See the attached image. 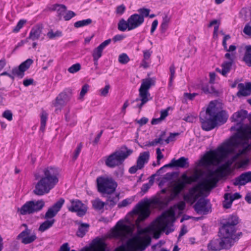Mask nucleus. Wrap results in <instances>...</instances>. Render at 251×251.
Instances as JSON below:
<instances>
[{
  "label": "nucleus",
  "instance_id": "72a5a7b5",
  "mask_svg": "<svg viewBox=\"0 0 251 251\" xmlns=\"http://www.w3.org/2000/svg\"><path fill=\"white\" fill-rule=\"evenodd\" d=\"M51 11H56L59 16H64L67 10L66 6L64 4H54L51 5L50 8Z\"/></svg>",
  "mask_w": 251,
  "mask_h": 251
},
{
  "label": "nucleus",
  "instance_id": "680f3d73",
  "mask_svg": "<svg viewBox=\"0 0 251 251\" xmlns=\"http://www.w3.org/2000/svg\"><path fill=\"white\" fill-rule=\"evenodd\" d=\"M151 51L149 50H145L143 51V59L145 60L150 61Z\"/></svg>",
  "mask_w": 251,
  "mask_h": 251
},
{
  "label": "nucleus",
  "instance_id": "864d4df0",
  "mask_svg": "<svg viewBox=\"0 0 251 251\" xmlns=\"http://www.w3.org/2000/svg\"><path fill=\"white\" fill-rule=\"evenodd\" d=\"M26 23L25 20H21L18 23L17 25L14 27L13 31L14 32H18L24 26V24Z\"/></svg>",
  "mask_w": 251,
  "mask_h": 251
},
{
  "label": "nucleus",
  "instance_id": "6ab92c4d",
  "mask_svg": "<svg viewBox=\"0 0 251 251\" xmlns=\"http://www.w3.org/2000/svg\"><path fill=\"white\" fill-rule=\"evenodd\" d=\"M200 120L201 128L205 131L211 130L217 126L211 112L210 111L208 112V107L206 109L205 116H202L201 114Z\"/></svg>",
  "mask_w": 251,
  "mask_h": 251
},
{
  "label": "nucleus",
  "instance_id": "1a4fd4ad",
  "mask_svg": "<svg viewBox=\"0 0 251 251\" xmlns=\"http://www.w3.org/2000/svg\"><path fill=\"white\" fill-rule=\"evenodd\" d=\"M211 189L203 178L201 183L189 189L188 193L184 195L183 199L187 203L192 204L196 201L199 197L202 196L203 194L202 189L209 190Z\"/></svg>",
  "mask_w": 251,
  "mask_h": 251
},
{
  "label": "nucleus",
  "instance_id": "ea45409f",
  "mask_svg": "<svg viewBox=\"0 0 251 251\" xmlns=\"http://www.w3.org/2000/svg\"><path fill=\"white\" fill-rule=\"evenodd\" d=\"M92 22V21L91 19H87L85 20H83L81 21H77L74 24V26L76 28H79L81 27H83L84 26L88 25L91 24Z\"/></svg>",
  "mask_w": 251,
  "mask_h": 251
},
{
  "label": "nucleus",
  "instance_id": "0eeeda50",
  "mask_svg": "<svg viewBox=\"0 0 251 251\" xmlns=\"http://www.w3.org/2000/svg\"><path fill=\"white\" fill-rule=\"evenodd\" d=\"M96 183L98 191L102 194L111 195L117 187V182L111 177L107 176L98 177Z\"/></svg>",
  "mask_w": 251,
  "mask_h": 251
},
{
  "label": "nucleus",
  "instance_id": "f8f14e48",
  "mask_svg": "<svg viewBox=\"0 0 251 251\" xmlns=\"http://www.w3.org/2000/svg\"><path fill=\"white\" fill-rule=\"evenodd\" d=\"M155 83V79L154 78H149L143 79L141 84L139 91V98H137L132 101V103L141 101L140 106L144 105L148 101L151 100L150 94L149 92V89L151 86L154 85Z\"/></svg>",
  "mask_w": 251,
  "mask_h": 251
},
{
  "label": "nucleus",
  "instance_id": "412c9836",
  "mask_svg": "<svg viewBox=\"0 0 251 251\" xmlns=\"http://www.w3.org/2000/svg\"><path fill=\"white\" fill-rule=\"evenodd\" d=\"M37 238L36 233L32 232L31 230L26 228L17 236V239L21 240L22 243L28 244L34 242Z\"/></svg>",
  "mask_w": 251,
  "mask_h": 251
},
{
  "label": "nucleus",
  "instance_id": "4d7b16f0",
  "mask_svg": "<svg viewBox=\"0 0 251 251\" xmlns=\"http://www.w3.org/2000/svg\"><path fill=\"white\" fill-rule=\"evenodd\" d=\"M76 15L75 13L72 11H68L64 15L63 18L65 21H69Z\"/></svg>",
  "mask_w": 251,
  "mask_h": 251
},
{
  "label": "nucleus",
  "instance_id": "bb28decb",
  "mask_svg": "<svg viewBox=\"0 0 251 251\" xmlns=\"http://www.w3.org/2000/svg\"><path fill=\"white\" fill-rule=\"evenodd\" d=\"M106 245L101 239L95 241L90 248H85L81 251H105Z\"/></svg>",
  "mask_w": 251,
  "mask_h": 251
},
{
  "label": "nucleus",
  "instance_id": "4468645a",
  "mask_svg": "<svg viewBox=\"0 0 251 251\" xmlns=\"http://www.w3.org/2000/svg\"><path fill=\"white\" fill-rule=\"evenodd\" d=\"M227 171L226 168L221 165L215 171L208 170L203 179L209 186L213 188L216 186L217 183L219 180V177H222L225 176Z\"/></svg>",
  "mask_w": 251,
  "mask_h": 251
},
{
  "label": "nucleus",
  "instance_id": "b1692460",
  "mask_svg": "<svg viewBox=\"0 0 251 251\" xmlns=\"http://www.w3.org/2000/svg\"><path fill=\"white\" fill-rule=\"evenodd\" d=\"M70 99V95L66 92L64 91L60 93L56 98L55 102L53 103L54 106L61 108L64 106Z\"/></svg>",
  "mask_w": 251,
  "mask_h": 251
},
{
  "label": "nucleus",
  "instance_id": "a19ab883",
  "mask_svg": "<svg viewBox=\"0 0 251 251\" xmlns=\"http://www.w3.org/2000/svg\"><path fill=\"white\" fill-rule=\"evenodd\" d=\"M12 73L13 75L17 76L20 78H22L25 75V72L20 67H15L12 70Z\"/></svg>",
  "mask_w": 251,
  "mask_h": 251
},
{
  "label": "nucleus",
  "instance_id": "c03bdc74",
  "mask_svg": "<svg viewBox=\"0 0 251 251\" xmlns=\"http://www.w3.org/2000/svg\"><path fill=\"white\" fill-rule=\"evenodd\" d=\"M33 61L31 59H27L25 61L22 63L19 66L21 68L24 72L26 71L31 66V65L33 63Z\"/></svg>",
  "mask_w": 251,
  "mask_h": 251
},
{
  "label": "nucleus",
  "instance_id": "c9c22d12",
  "mask_svg": "<svg viewBox=\"0 0 251 251\" xmlns=\"http://www.w3.org/2000/svg\"><path fill=\"white\" fill-rule=\"evenodd\" d=\"M157 222H154L152 224V225L151 226V230L155 232L156 233L154 234V238L155 239H158L159 238L160 232L162 231H165L166 234L167 235L169 234L170 233L174 231V229L170 227L169 228H167L165 230H155L153 229L154 227H155L156 226Z\"/></svg>",
  "mask_w": 251,
  "mask_h": 251
},
{
  "label": "nucleus",
  "instance_id": "338daca9",
  "mask_svg": "<svg viewBox=\"0 0 251 251\" xmlns=\"http://www.w3.org/2000/svg\"><path fill=\"white\" fill-rule=\"evenodd\" d=\"M243 31L244 33L249 36H251V26L247 24L245 25Z\"/></svg>",
  "mask_w": 251,
  "mask_h": 251
},
{
  "label": "nucleus",
  "instance_id": "13d9d810",
  "mask_svg": "<svg viewBox=\"0 0 251 251\" xmlns=\"http://www.w3.org/2000/svg\"><path fill=\"white\" fill-rule=\"evenodd\" d=\"M179 133H171L170 134L169 136L165 140V142L167 144H169L170 142L174 141L175 140V137L177 136H178Z\"/></svg>",
  "mask_w": 251,
  "mask_h": 251
},
{
  "label": "nucleus",
  "instance_id": "473e14b6",
  "mask_svg": "<svg viewBox=\"0 0 251 251\" xmlns=\"http://www.w3.org/2000/svg\"><path fill=\"white\" fill-rule=\"evenodd\" d=\"M243 61L248 66L251 67V45H248L245 47V51Z\"/></svg>",
  "mask_w": 251,
  "mask_h": 251
},
{
  "label": "nucleus",
  "instance_id": "393cba45",
  "mask_svg": "<svg viewBox=\"0 0 251 251\" xmlns=\"http://www.w3.org/2000/svg\"><path fill=\"white\" fill-rule=\"evenodd\" d=\"M251 182V172L249 171L241 174L238 177L235 178L234 185L235 186L245 185L248 183Z\"/></svg>",
  "mask_w": 251,
  "mask_h": 251
},
{
  "label": "nucleus",
  "instance_id": "f03ea898",
  "mask_svg": "<svg viewBox=\"0 0 251 251\" xmlns=\"http://www.w3.org/2000/svg\"><path fill=\"white\" fill-rule=\"evenodd\" d=\"M43 174L36 177L39 179L35 184L33 193L38 196L48 194L59 181V171L57 168L48 167L42 171Z\"/></svg>",
  "mask_w": 251,
  "mask_h": 251
},
{
  "label": "nucleus",
  "instance_id": "3c124183",
  "mask_svg": "<svg viewBox=\"0 0 251 251\" xmlns=\"http://www.w3.org/2000/svg\"><path fill=\"white\" fill-rule=\"evenodd\" d=\"M132 201V200L131 199L128 198L124 200L121 202L119 203L118 204V206L119 208H122L123 207L126 206L127 205L130 204Z\"/></svg>",
  "mask_w": 251,
  "mask_h": 251
},
{
  "label": "nucleus",
  "instance_id": "bf43d9fd",
  "mask_svg": "<svg viewBox=\"0 0 251 251\" xmlns=\"http://www.w3.org/2000/svg\"><path fill=\"white\" fill-rule=\"evenodd\" d=\"M170 71L171 73V76L170 78V85H171L173 79L175 77V67L174 65H172L170 67Z\"/></svg>",
  "mask_w": 251,
  "mask_h": 251
},
{
  "label": "nucleus",
  "instance_id": "6e6552de",
  "mask_svg": "<svg viewBox=\"0 0 251 251\" xmlns=\"http://www.w3.org/2000/svg\"><path fill=\"white\" fill-rule=\"evenodd\" d=\"M132 152V150H127L125 147H122L121 150L115 151L108 156L105 160V164L110 168L119 166Z\"/></svg>",
  "mask_w": 251,
  "mask_h": 251
},
{
  "label": "nucleus",
  "instance_id": "e433bc0d",
  "mask_svg": "<svg viewBox=\"0 0 251 251\" xmlns=\"http://www.w3.org/2000/svg\"><path fill=\"white\" fill-rule=\"evenodd\" d=\"M225 200L223 202V207L226 209L229 208L233 202V199L231 198V194L226 193L224 195Z\"/></svg>",
  "mask_w": 251,
  "mask_h": 251
},
{
  "label": "nucleus",
  "instance_id": "20e7f679",
  "mask_svg": "<svg viewBox=\"0 0 251 251\" xmlns=\"http://www.w3.org/2000/svg\"><path fill=\"white\" fill-rule=\"evenodd\" d=\"M202 174L203 172L201 170H196L191 176H188L186 173L182 174L180 177L171 186L170 189L171 195L168 198V201L174 200L178 197L187 185L197 182L202 176Z\"/></svg>",
  "mask_w": 251,
  "mask_h": 251
},
{
  "label": "nucleus",
  "instance_id": "423d86ee",
  "mask_svg": "<svg viewBox=\"0 0 251 251\" xmlns=\"http://www.w3.org/2000/svg\"><path fill=\"white\" fill-rule=\"evenodd\" d=\"M64 202V199L60 198L52 206L48 209L44 216V218L47 219V220L40 225L38 228L39 231L44 232L53 226L55 221V219L53 218L60 210Z\"/></svg>",
  "mask_w": 251,
  "mask_h": 251
},
{
  "label": "nucleus",
  "instance_id": "7c9ffc66",
  "mask_svg": "<svg viewBox=\"0 0 251 251\" xmlns=\"http://www.w3.org/2000/svg\"><path fill=\"white\" fill-rule=\"evenodd\" d=\"M78 229L76 232V235L80 238L83 237L88 231L90 225L87 223L77 222Z\"/></svg>",
  "mask_w": 251,
  "mask_h": 251
},
{
  "label": "nucleus",
  "instance_id": "603ef678",
  "mask_svg": "<svg viewBox=\"0 0 251 251\" xmlns=\"http://www.w3.org/2000/svg\"><path fill=\"white\" fill-rule=\"evenodd\" d=\"M110 88V85L109 84H107L104 88L100 89L99 91L100 95L102 97H106L109 92Z\"/></svg>",
  "mask_w": 251,
  "mask_h": 251
},
{
  "label": "nucleus",
  "instance_id": "aec40b11",
  "mask_svg": "<svg viewBox=\"0 0 251 251\" xmlns=\"http://www.w3.org/2000/svg\"><path fill=\"white\" fill-rule=\"evenodd\" d=\"M70 205L68 206L69 211L72 212H76L78 216H84L87 211V208L85 205L78 200H70Z\"/></svg>",
  "mask_w": 251,
  "mask_h": 251
},
{
  "label": "nucleus",
  "instance_id": "49530a36",
  "mask_svg": "<svg viewBox=\"0 0 251 251\" xmlns=\"http://www.w3.org/2000/svg\"><path fill=\"white\" fill-rule=\"evenodd\" d=\"M137 11L139 13L138 16L142 17V19H143V21H144L145 18L149 16L150 9L146 8H142L139 9Z\"/></svg>",
  "mask_w": 251,
  "mask_h": 251
},
{
  "label": "nucleus",
  "instance_id": "a878e982",
  "mask_svg": "<svg viewBox=\"0 0 251 251\" xmlns=\"http://www.w3.org/2000/svg\"><path fill=\"white\" fill-rule=\"evenodd\" d=\"M111 42L110 39L105 40L101 43L97 48L93 50L92 56L94 61H98L99 59L101 57L103 50Z\"/></svg>",
  "mask_w": 251,
  "mask_h": 251
},
{
  "label": "nucleus",
  "instance_id": "9d476101",
  "mask_svg": "<svg viewBox=\"0 0 251 251\" xmlns=\"http://www.w3.org/2000/svg\"><path fill=\"white\" fill-rule=\"evenodd\" d=\"M142 17L135 13L130 15L127 20L121 19L118 24V29L121 31H130L140 26L144 22Z\"/></svg>",
  "mask_w": 251,
  "mask_h": 251
},
{
  "label": "nucleus",
  "instance_id": "c85d7f7f",
  "mask_svg": "<svg viewBox=\"0 0 251 251\" xmlns=\"http://www.w3.org/2000/svg\"><path fill=\"white\" fill-rule=\"evenodd\" d=\"M238 87L239 90L237 93V96L238 97L251 95V82H248L245 84L239 83Z\"/></svg>",
  "mask_w": 251,
  "mask_h": 251
},
{
  "label": "nucleus",
  "instance_id": "79ce46f5",
  "mask_svg": "<svg viewBox=\"0 0 251 251\" xmlns=\"http://www.w3.org/2000/svg\"><path fill=\"white\" fill-rule=\"evenodd\" d=\"M48 114L45 111L42 112L41 116V126L40 130L44 131L46 125V121L47 120Z\"/></svg>",
  "mask_w": 251,
  "mask_h": 251
},
{
  "label": "nucleus",
  "instance_id": "5701e85b",
  "mask_svg": "<svg viewBox=\"0 0 251 251\" xmlns=\"http://www.w3.org/2000/svg\"><path fill=\"white\" fill-rule=\"evenodd\" d=\"M208 203L209 201L207 200L201 198L194 205V209L198 214H206L209 210Z\"/></svg>",
  "mask_w": 251,
  "mask_h": 251
},
{
  "label": "nucleus",
  "instance_id": "774afa93",
  "mask_svg": "<svg viewBox=\"0 0 251 251\" xmlns=\"http://www.w3.org/2000/svg\"><path fill=\"white\" fill-rule=\"evenodd\" d=\"M70 248L68 243L63 244L60 247L59 251H70Z\"/></svg>",
  "mask_w": 251,
  "mask_h": 251
},
{
  "label": "nucleus",
  "instance_id": "58836bf2",
  "mask_svg": "<svg viewBox=\"0 0 251 251\" xmlns=\"http://www.w3.org/2000/svg\"><path fill=\"white\" fill-rule=\"evenodd\" d=\"M92 203L94 209L98 210L102 209L104 207V206L106 204V202H103L99 198L93 200L92 201Z\"/></svg>",
  "mask_w": 251,
  "mask_h": 251
},
{
  "label": "nucleus",
  "instance_id": "052dcab7",
  "mask_svg": "<svg viewBox=\"0 0 251 251\" xmlns=\"http://www.w3.org/2000/svg\"><path fill=\"white\" fill-rule=\"evenodd\" d=\"M157 154V165H159L160 164V159L163 158V155L161 153V150L159 148L156 149Z\"/></svg>",
  "mask_w": 251,
  "mask_h": 251
},
{
  "label": "nucleus",
  "instance_id": "f704fd0d",
  "mask_svg": "<svg viewBox=\"0 0 251 251\" xmlns=\"http://www.w3.org/2000/svg\"><path fill=\"white\" fill-rule=\"evenodd\" d=\"M247 115V111L244 110H241L234 113L231 118L234 121H243L246 118Z\"/></svg>",
  "mask_w": 251,
  "mask_h": 251
},
{
  "label": "nucleus",
  "instance_id": "6e6d98bb",
  "mask_svg": "<svg viewBox=\"0 0 251 251\" xmlns=\"http://www.w3.org/2000/svg\"><path fill=\"white\" fill-rule=\"evenodd\" d=\"M89 88V86L87 84H85L82 86L80 93L79 99H83L84 95L87 93Z\"/></svg>",
  "mask_w": 251,
  "mask_h": 251
},
{
  "label": "nucleus",
  "instance_id": "5fc2aeb1",
  "mask_svg": "<svg viewBox=\"0 0 251 251\" xmlns=\"http://www.w3.org/2000/svg\"><path fill=\"white\" fill-rule=\"evenodd\" d=\"M2 117L9 121H11L13 119V114L10 110H7L2 113Z\"/></svg>",
  "mask_w": 251,
  "mask_h": 251
},
{
  "label": "nucleus",
  "instance_id": "4be33fe9",
  "mask_svg": "<svg viewBox=\"0 0 251 251\" xmlns=\"http://www.w3.org/2000/svg\"><path fill=\"white\" fill-rule=\"evenodd\" d=\"M179 167L181 168H187L189 167L188 159L185 157H181L178 159H173L170 163L161 167L158 171H161L166 167Z\"/></svg>",
  "mask_w": 251,
  "mask_h": 251
},
{
  "label": "nucleus",
  "instance_id": "ddd939ff",
  "mask_svg": "<svg viewBox=\"0 0 251 251\" xmlns=\"http://www.w3.org/2000/svg\"><path fill=\"white\" fill-rule=\"evenodd\" d=\"M45 204L43 200L27 201L21 208H18V212L22 215L32 214L40 211Z\"/></svg>",
  "mask_w": 251,
  "mask_h": 251
},
{
  "label": "nucleus",
  "instance_id": "a211bd4d",
  "mask_svg": "<svg viewBox=\"0 0 251 251\" xmlns=\"http://www.w3.org/2000/svg\"><path fill=\"white\" fill-rule=\"evenodd\" d=\"M213 104V102L211 101L208 107V112L209 111L211 112L215 120V122L216 123V126L218 124L221 125L224 124L227 120L228 115L225 111L217 112V108L214 106H212Z\"/></svg>",
  "mask_w": 251,
  "mask_h": 251
},
{
  "label": "nucleus",
  "instance_id": "0e129e2a",
  "mask_svg": "<svg viewBox=\"0 0 251 251\" xmlns=\"http://www.w3.org/2000/svg\"><path fill=\"white\" fill-rule=\"evenodd\" d=\"M135 122L137 123H138L140 126H142L148 123V119L146 117H143L140 120H136Z\"/></svg>",
  "mask_w": 251,
  "mask_h": 251
},
{
  "label": "nucleus",
  "instance_id": "cd10ccee",
  "mask_svg": "<svg viewBox=\"0 0 251 251\" xmlns=\"http://www.w3.org/2000/svg\"><path fill=\"white\" fill-rule=\"evenodd\" d=\"M42 32V27L37 25L33 26L30 32L29 36L25 40V42H28V39L35 41L39 39Z\"/></svg>",
  "mask_w": 251,
  "mask_h": 251
},
{
  "label": "nucleus",
  "instance_id": "4c0bfd02",
  "mask_svg": "<svg viewBox=\"0 0 251 251\" xmlns=\"http://www.w3.org/2000/svg\"><path fill=\"white\" fill-rule=\"evenodd\" d=\"M119 200V195L117 194L115 196H109L107 200L106 203L109 204V206L113 207L115 206Z\"/></svg>",
  "mask_w": 251,
  "mask_h": 251
},
{
  "label": "nucleus",
  "instance_id": "c756f323",
  "mask_svg": "<svg viewBox=\"0 0 251 251\" xmlns=\"http://www.w3.org/2000/svg\"><path fill=\"white\" fill-rule=\"evenodd\" d=\"M150 157V153L149 151H145L140 154L137 160L136 164L137 168L142 169L146 163L148 162Z\"/></svg>",
  "mask_w": 251,
  "mask_h": 251
},
{
  "label": "nucleus",
  "instance_id": "9b49d317",
  "mask_svg": "<svg viewBox=\"0 0 251 251\" xmlns=\"http://www.w3.org/2000/svg\"><path fill=\"white\" fill-rule=\"evenodd\" d=\"M151 202L146 199L138 202L133 210L129 213L130 215H138V217L136 220V225L146 219L150 215V205Z\"/></svg>",
  "mask_w": 251,
  "mask_h": 251
},
{
  "label": "nucleus",
  "instance_id": "39448f33",
  "mask_svg": "<svg viewBox=\"0 0 251 251\" xmlns=\"http://www.w3.org/2000/svg\"><path fill=\"white\" fill-rule=\"evenodd\" d=\"M238 223L239 218L236 215H231L223 221L219 229L220 237L225 239L232 246L238 239L236 234V226Z\"/></svg>",
  "mask_w": 251,
  "mask_h": 251
},
{
  "label": "nucleus",
  "instance_id": "f3484780",
  "mask_svg": "<svg viewBox=\"0 0 251 251\" xmlns=\"http://www.w3.org/2000/svg\"><path fill=\"white\" fill-rule=\"evenodd\" d=\"M232 246L223 237L213 238L208 244L209 250L212 251H221L223 249H229Z\"/></svg>",
  "mask_w": 251,
  "mask_h": 251
},
{
  "label": "nucleus",
  "instance_id": "dca6fc26",
  "mask_svg": "<svg viewBox=\"0 0 251 251\" xmlns=\"http://www.w3.org/2000/svg\"><path fill=\"white\" fill-rule=\"evenodd\" d=\"M132 232L130 226L125 225L123 222L119 221L115 227L111 230V234L113 237L121 239L126 238Z\"/></svg>",
  "mask_w": 251,
  "mask_h": 251
},
{
  "label": "nucleus",
  "instance_id": "2eb2a0df",
  "mask_svg": "<svg viewBox=\"0 0 251 251\" xmlns=\"http://www.w3.org/2000/svg\"><path fill=\"white\" fill-rule=\"evenodd\" d=\"M175 213L173 210H170L164 213L156 220L157 225L155 227H154L153 229L160 231L169 228L168 226L170 224V221L175 220Z\"/></svg>",
  "mask_w": 251,
  "mask_h": 251
},
{
  "label": "nucleus",
  "instance_id": "de8ad7c7",
  "mask_svg": "<svg viewBox=\"0 0 251 251\" xmlns=\"http://www.w3.org/2000/svg\"><path fill=\"white\" fill-rule=\"evenodd\" d=\"M118 61L121 64H126L129 62V58L126 53H123L119 55Z\"/></svg>",
  "mask_w": 251,
  "mask_h": 251
},
{
  "label": "nucleus",
  "instance_id": "f257e3e1",
  "mask_svg": "<svg viewBox=\"0 0 251 251\" xmlns=\"http://www.w3.org/2000/svg\"><path fill=\"white\" fill-rule=\"evenodd\" d=\"M239 146H242L243 149L222 164L227 170L241 154L251 150V126L246 125L241 127L238 130L237 134L228 142L223 144L216 150L210 151L205 155L200 160L199 165H218L230 154L233 153L235 148Z\"/></svg>",
  "mask_w": 251,
  "mask_h": 251
},
{
  "label": "nucleus",
  "instance_id": "7ed1b4c3",
  "mask_svg": "<svg viewBox=\"0 0 251 251\" xmlns=\"http://www.w3.org/2000/svg\"><path fill=\"white\" fill-rule=\"evenodd\" d=\"M148 232V228L139 230L137 235L127 241L126 247L125 245H122L117 248L115 251H136L137 250L142 251L144 250L151 242V237L147 234Z\"/></svg>",
  "mask_w": 251,
  "mask_h": 251
},
{
  "label": "nucleus",
  "instance_id": "a18cd8bd",
  "mask_svg": "<svg viewBox=\"0 0 251 251\" xmlns=\"http://www.w3.org/2000/svg\"><path fill=\"white\" fill-rule=\"evenodd\" d=\"M152 178H151L149 182L146 184H144L141 188V191L143 192V194L146 193L148 190L150 188V187L153 185L154 182V179L153 177V176H151Z\"/></svg>",
  "mask_w": 251,
  "mask_h": 251
},
{
  "label": "nucleus",
  "instance_id": "e2e57ef3",
  "mask_svg": "<svg viewBox=\"0 0 251 251\" xmlns=\"http://www.w3.org/2000/svg\"><path fill=\"white\" fill-rule=\"evenodd\" d=\"M125 10H126V7L124 5L122 4L120 6H118L117 7L116 13L118 14L122 15L125 12Z\"/></svg>",
  "mask_w": 251,
  "mask_h": 251
},
{
  "label": "nucleus",
  "instance_id": "69168bd1",
  "mask_svg": "<svg viewBox=\"0 0 251 251\" xmlns=\"http://www.w3.org/2000/svg\"><path fill=\"white\" fill-rule=\"evenodd\" d=\"M126 36L123 34H117L114 36L112 39L113 41L115 43L124 39Z\"/></svg>",
  "mask_w": 251,
  "mask_h": 251
},
{
  "label": "nucleus",
  "instance_id": "8fccbe9b",
  "mask_svg": "<svg viewBox=\"0 0 251 251\" xmlns=\"http://www.w3.org/2000/svg\"><path fill=\"white\" fill-rule=\"evenodd\" d=\"M82 146H83V145H82V143H80L78 145L75 151V152H74L73 156V159L74 160H76L77 159V157L78 156V155L81 151Z\"/></svg>",
  "mask_w": 251,
  "mask_h": 251
},
{
  "label": "nucleus",
  "instance_id": "2f4dec72",
  "mask_svg": "<svg viewBox=\"0 0 251 251\" xmlns=\"http://www.w3.org/2000/svg\"><path fill=\"white\" fill-rule=\"evenodd\" d=\"M232 64V62H224L221 66L222 69L217 68L216 70L223 76H226L230 71Z\"/></svg>",
  "mask_w": 251,
  "mask_h": 251
},
{
  "label": "nucleus",
  "instance_id": "37998d69",
  "mask_svg": "<svg viewBox=\"0 0 251 251\" xmlns=\"http://www.w3.org/2000/svg\"><path fill=\"white\" fill-rule=\"evenodd\" d=\"M61 35V31L57 30L55 32H54L52 29L50 30L47 34V37L50 39H53L56 37H60Z\"/></svg>",
  "mask_w": 251,
  "mask_h": 251
},
{
  "label": "nucleus",
  "instance_id": "09e8293b",
  "mask_svg": "<svg viewBox=\"0 0 251 251\" xmlns=\"http://www.w3.org/2000/svg\"><path fill=\"white\" fill-rule=\"evenodd\" d=\"M80 69V64L79 63H76L69 67L68 69V71L71 74H74L79 71Z\"/></svg>",
  "mask_w": 251,
  "mask_h": 251
}]
</instances>
